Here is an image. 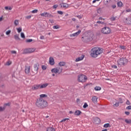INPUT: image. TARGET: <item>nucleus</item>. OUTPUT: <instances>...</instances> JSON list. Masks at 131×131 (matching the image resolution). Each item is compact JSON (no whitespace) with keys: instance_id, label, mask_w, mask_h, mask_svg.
<instances>
[{"instance_id":"nucleus-1","label":"nucleus","mask_w":131,"mask_h":131,"mask_svg":"<svg viewBox=\"0 0 131 131\" xmlns=\"http://www.w3.org/2000/svg\"><path fill=\"white\" fill-rule=\"evenodd\" d=\"M104 52V49L102 48H100L99 47H94L91 50V53L90 54V56L92 57V58H97L98 56L102 54Z\"/></svg>"},{"instance_id":"nucleus-2","label":"nucleus","mask_w":131,"mask_h":131,"mask_svg":"<svg viewBox=\"0 0 131 131\" xmlns=\"http://www.w3.org/2000/svg\"><path fill=\"white\" fill-rule=\"evenodd\" d=\"M36 105L40 109H45V108L49 106V103H48V101L43 100L42 98H39L37 100Z\"/></svg>"},{"instance_id":"nucleus-3","label":"nucleus","mask_w":131,"mask_h":131,"mask_svg":"<svg viewBox=\"0 0 131 131\" xmlns=\"http://www.w3.org/2000/svg\"><path fill=\"white\" fill-rule=\"evenodd\" d=\"M81 39L84 42H89V41H92L94 39V38L93 37V34H91L90 36H84L82 37Z\"/></svg>"},{"instance_id":"nucleus-4","label":"nucleus","mask_w":131,"mask_h":131,"mask_svg":"<svg viewBox=\"0 0 131 131\" xmlns=\"http://www.w3.org/2000/svg\"><path fill=\"white\" fill-rule=\"evenodd\" d=\"M63 71V68L62 67H58L56 68H54L51 70L52 73H55V74H61Z\"/></svg>"},{"instance_id":"nucleus-5","label":"nucleus","mask_w":131,"mask_h":131,"mask_svg":"<svg viewBox=\"0 0 131 131\" xmlns=\"http://www.w3.org/2000/svg\"><path fill=\"white\" fill-rule=\"evenodd\" d=\"M88 80V77L84 75H80L78 76V81L79 82H85Z\"/></svg>"},{"instance_id":"nucleus-6","label":"nucleus","mask_w":131,"mask_h":131,"mask_svg":"<svg viewBox=\"0 0 131 131\" xmlns=\"http://www.w3.org/2000/svg\"><path fill=\"white\" fill-rule=\"evenodd\" d=\"M101 32L103 34H110L111 33V29L108 27H104L101 29Z\"/></svg>"},{"instance_id":"nucleus-7","label":"nucleus","mask_w":131,"mask_h":131,"mask_svg":"<svg viewBox=\"0 0 131 131\" xmlns=\"http://www.w3.org/2000/svg\"><path fill=\"white\" fill-rule=\"evenodd\" d=\"M117 63L118 65H120V66H122V65H125V64L127 63V59L125 58H120L118 60Z\"/></svg>"},{"instance_id":"nucleus-8","label":"nucleus","mask_w":131,"mask_h":131,"mask_svg":"<svg viewBox=\"0 0 131 131\" xmlns=\"http://www.w3.org/2000/svg\"><path fill=\"white\" fill-rule=\"evenodd\" d=\"M80 33H81V30H79L76 33L71 34L70 35V37H71V39H75V38H76V37H77V36H78Z\"/></svg>"},{"instance_id":"nucleus-9","label":"nucleus","mask_w":131,"mask_h":131,"mask_svg":"<svg viewBox=\"0 0 131 131\" xmlns=\"http://www.w3.org/2000/svg\"><path fill=\"white\" fill-rule=\"evenodd\" d=\"M35 48H28L24 50V54H31L35 52Z\"/></svg>"},{"instance_id":"nucleus-10","label":"nucleus","mask_w":131,"mask_h":131,"mask_svg":"<svg viewBox=\"0 0 131 131\" xmlns=\"http://www.w3.org/2000/svg\"><path fill=\"white\" fill-rule=\"evenodd\" d=\"M43 17H46V18H52L53 17V15L47 12H45L40 14Z\"/></svg>"},{"instance_id":"nucleus-11","label":"nucleus","mask_w":131,"mask_h":131,"mask_svg":"<svg viewBox=\"0 0 131 131\" xmlns=\"http://www.w3.org/2000/svg\"><path fill=\"white\" fill-rule=\"evenodd\" d=\"M39 89H40L39 84H35V85H33L32 87V90L33 91H36Z\"/></svg>"},{"instance_id":"nucleus-12","label":"nucleus","mask_w":131,"mask_h":131,"mask_svg":"<svg viewBox=\"0 0 131 131\" xmlns=\"http://www.w3.org/2000/svg\"><path fill=\"white\" fill-rule=\"evenodd\" d=\"M39 67V65H38V64H35L34 66V73H35V74H37V73L38 72V68Z\"/></svg>"},{"instance_id":"nucleus-13","label":"nucleus","mask_w":131,"mask_h":131,"mask_svg":"<svg viewBox=\"0 0 131 131\" xmlns=\"http://www.w3.org/2000/svg\"><path fill=\"white\" fill-rule=\"evenodd\" d=\"M49 85V83L40 84V89H46Z\"/></svg>"},{"instance_id":"nucleus-14","label":"nucleus","mask_w":131,"mask_h":131,"mask_svg":"<svg viewBox=\"0 0 131 131\" xmlns=\"http://www.w3.org/2000/svg\"><path fill=\"white\" fill-rule=\"evenodd\" d=\"M60 6L61 8H63V9H68L69 8V5L67 3H61L60 4Z\"/></svg>"},{"instance_id":"nucleus-15","label":"nucleus","mask_w":131,"mask_h":131,"mask_svg":"<svg viewBox=\"0 0 131 131\" xmlns=\"http://www.w3.org/2000/svg\"><path fill=\"white\" fill-rule=\"evenodd\" d=\"M49 63L50 65H54L55 64V59H54V57H50L49 58Z\"/></svg>"},{"instance_id":"nucleus-16","label":"nucleus","mask_w":131,"mask_h":131,"mask_svg":"<svg viewBox=\"0 0 131 131\" xmlns=\"http://www.w3.org/2000/svg\"><path fill=\"white\" fill-rule=\"evenodd\" d=\"M113 104L114 107H118V106H119V102H117L116 99L113 100Z\"/></svg>"},{"instance_id":"nucleus-17","label":"nucleus","mask_w":131,"mask_h":131,"mask_svg":"<svg viewBox=\"0 0 131 131\" xmlns=\"http://www.w3.org/2000/svg\"><path fill=\"white\" fill-rule=\"evenodd\" d=\"M29 72H30V66H26L25 67V73L27 74H28V73H29Z\"/></svg>"},{"instance_id":"nucleus-18","label":"nucleus","mask_w":131,"mask_h":131,"mask_svg":"<svg viewBox=\"0 0 131 131\" xmlns=\"http://www.w3.org/2000/svg\"><path fill=\"white\" fill-rule=\"evenodd\" d=\"M84 58V56L81 55L80 57L77 58L75 60V61L79 62V61H81L83 60Z\"/></svg>"},{"instance_id":"nucleus-19","label":"nucleus","mask_w":131,"mask_h":131,"mask_svg":"<svg viewBox=\"0 0 131 131\" xmlns=\"http://www.w3.org/2000/svg\"><path fill=\"white\" fill-rule=\"evenodd\" d=\"M92 101L93 103H98V97L97 96H93L92 98Z\"/></svg>"},{"instance_id":"nucleus-20","label":"nucleus","mask_w":131,"mask_h":131,"mask_svg":"<svg viewBox=\"0 0 131 131\" xmlns=\"http://www.w3.org/2000/svg\"><path fill=\"white\" fill-rule=\"evenodd\" d=\"M125 22L126 23V24H131V17H128L127 18H126Z\"/></svg>"},{"instance_id":"nucleus-21","label":"nucleus","mask_w":131,"mask_h":131,"mask_svg":"<svg viewBox=\"0 0 131 131\" xmlns=\"http://www.w3.org/2000/svg\"><path fill=\"white\" fill-rule=\"evenodd\" d=\"M75 115H76L77 116H79V115H80L81 114V111H79V110H76L75 112Z\"/></svg>"},{"instance_id":"nucleus-22","label":"nucleus","mask_w":131,"mask_h":131,"mask_svg":"<svg viewBox=\"0 0 131 131\" xmlns=\"http://www.w3.org/2000/svg\"><path fill=\"white\" fill-rule=\"evenodd\" d=\"M59 67H62V66H65L66 65V63L63 61H61L58 63Z\"/></svg>"},{"instance_id":"nucleus-23","label":"nucleus","mask_w":131,"mask_h":131,"mask_svg":"<svg viewBox=\"0 0 131 131\" xmlns=\"http://www.w3.org/2000/svg\"><path fill=\"white\" fill-rule=\"evenodd\" d=\"M14 39L15 40H20V38L19 37V35L18 34H16L14 36Z\"/></svg>"},{"instance_id":"nucleus-24","label":"nucleus","mask_w":131,"mask_h":131,"mask_svg":"<svg viewBox=\"0 0 131 131\" xmlns=\"http://www.w3.org/2000/svg\"><path fill=\"white\" fill-rule=\"evenodd\" d=\"M46 131H55V128L53 127H48Z\"/></svg>"},{"instance_id":"nucleus-25","label":"nucleus","mask_w":131,"mask_h":131,"mask_svg":"<svg viewBox=\"0 0 131 131\" xmlns=\"http://www.w3.org/2000/svg\"><path fill=\"white\" fill-rule=\"evenodd\" d=\"M95 121L97 124L101 123V120L99 118H96Z\"/></svg>"},{"instance_id":"nucleus-26","label":"nucleus","mask_w":131,"mask_h":131,"mask_svg":"<svg viewBox=\"0 0 131 131\" xmlns=\"http://www.w3.org/2000/svg\"><path fill=\"white\" fill-rule=\"evenodd\" d=\"M40 99H42V98H48V95L47 94H41L40 95Z\"/></svg>"},{"instance_id":"nucleus-27","label":"nucleus","mask_w":131,"mask_h":131,"mask_svg":"<svg viewBox=\"0 0 131 131\" xmlns=\"http://www.w3.org/2000/svg\"><path fill=\"white\" fill-rule=\"evenodd\" d=\"M94 90L96 91H101V90H102V88H101V87L100 86H96L95 88H94Z\"/></svg>"},{"instance_id":"nucleus-28","label":"nucleus","mask_w":131,"mask_h":131,"mask_svg":"<svg viewBox=\"0 0 131 131\" xmlns=\"http://www.w3.org/2000/svg\"><path fill=\"white\" fill-rule=\"evenodd\" d=\"M14 24L15 25V26H17L19 25V20L16 19L14 21Z\"/></svg>"},{"instance_id":"nucleus-29","label":"nucleus","mask_w":131,"mask_h":131,"mask_svg":"<svg viewBox=\"0 0 131 131\" xmlns=\"http://www.w3.org/2000/svg\"><path fill=\"white\" fill-rule=\"evenodd\" d=\"M104 127H105L107 128V127H111V125H110V124L109 123H106L104 125Z\"/></svg>"},{"instance_id":"nucleus-30","label":"nucleus","mask_w":131,"mask_h":131,"mask_svg":"<svg viewBox=\"0 0 131 131\" xmlns=\"http://www.w3.org/2000/svg\"><path fill=\"white\" fill-rule=\"evenodd\" d=\"M5 9L6 11H8V10H9V11H11L12 10V7L6 6L5 7Z\"/></svg>"},{"instance_id":"nucleus-31","label":"nucleus","mask_w":131,"mask_h":131,"mask_svg":"<svg viewBox=\"0 0 131 131\" xmlns=\"http://www.w3.org/2000/svg\"><path fill=\"white\" fill-rule=\"evenodd\" d=\"M117 5H118V7H122L123 4H122V2H118Z\"/></svg>"},{"instance_id":"nucleus-32","label":"nucleus","mask_w":131,"mask_h":131,"mask_svg":"<svg viewBox=\"0 0 131 131\" xmlns=\"http://www.w3.org/2000/svg\"><path fill=\"white\" fill-rule=\"evenodd\" d=\"M125 122H126V123H128V124H129V123H131V120L130 119H126L125 120Z\"/></svg>"},{"instance_id":"nucleus-33","label":"nucleus","mask_w":131,"mask_h":131,"mask_svg":"<svg viewBox=\"0 0 131 131\" xmlns=\"http://www.w3.org/2000/svg\"><path fill=\"white\" fill-rule=\"evenodd\" d=\"M53 29H59L60 28V26L56 25L53 27Z\"/></svg>"},{"instance_id":"nucleus-34","label":"nucleus","mask_w":131,"mask_h":131,"mask_svg":"<svg viewBox=\"0 0 131 131\" xmlns=\"http://www.w3.org/2000/svg\"><path fill=\"white\" fill-rule=\"evenodd\" d=\"M37 12H38V10L37 9H35V10H32L31 11V13L32 14H35V13H37Z\"/></svg>"},{"instance_id":"nucleus-35","label":"nucleus","mask_w":131,"mask_h":131,"mask_svg":"<svg viewBox=\"0 0 131 131\" xmlns=\"http://www.w3.org/2000/svg\"><path fill=\"white\" fill-rule=\"evenodd\" d=\"M87 107H89V105L86 102H85L84 105H83V108H87Z\"/></svg>"},{"instance_id":"nucleus-36","label":"nucleus","mask_w":131,"mask_h":131,"mask_svg":"<svg viewBox=\"0 0 131 131\" xmlns=\"http://www.w3.org/2000/svg\"><path fill=\"white\" fill-rule=\"evenodd\" d=\"M16 30L18 33H20V32H21L22 31V28H18L16 29Z\"/></svg>"},{"instance_id":"nucleus-37","label":"nucleus","mask_w":131,"mask_h":131,"mask_svg":"<svg viewBox=\"0 0 131 131\" xmlns=\"http://www.w3.org/2000/svg\"><path fill=\"white\" fill-rule=\"evenodd\" d=\"M20 36L21 38H25V35H24V33H21Z\"/></svg>"},{"instance_id":"nucleus-38","label":"nucleus","mask_w":131,"mask_h":131,"mask_svg":"<svg viewBox=\"0 0 131 131\" xmlns=\"http://www.w3.org/2000/svg\"><path fill=\"white\" fill-rule=\"evenodd\" d=\"M11 33V30H9L6 32V35H9Z\"/></svg>"},{"instance_id":"nucleus-39","label":"nucleus","mask_w":131,"mask_h":131,"mask_svg":"<svg viewBox=\"0 0 131 131\" xmlns=\"http://www.w3.org/2000/svg\"><path fill=\"white\" fill-rule=\"evenodd\" d=\"M66 120H69V118L63 119V120H62L60 121V122H65V121H66Z\"/></svg>"},{"instance_id":"nucleus-40","label":"nucleus","mask_w":131,"mask_h":131,"mask_svg":"<svg viewBox=\"0 0 131 131\" xmlns=\"http://www.w3.org/2000/svg\"><path fill=\"white\" fill-rule=\"evenodd\" d=\"M41 68H42V70H46L47 69V66H42Z\"/></svg>"},{"instance_id":"nucleus-41","label":"nucleus","mask_w":131,"mask_h":131,"mask_svg":"<svg viewBox=\"0 0 131 131\" xmlns=\"http://www.w3.org/2000/svg\"><path fill=\"white\" fill-rule=\"evenodd\" d=\"M4 110H5V107H3L0 106V112H2V111H4Z\"/></svg>"},{"instance_id":"nucleus-42","label":"nucleus","mask_w":131,"mask_h":131,"mask_svg":"<svg viewBox=\"0 0 131 131\" xmlns=\"http://www.w3.org/2000/svg\"><path fill=\"white\" fill-rule=\"evenodd\" d=\"M58 14H59V15H63V12L61 11H57Z\"/></svg>"},{"instance_id":"nucleus-43","label":"nucleus","mask_w":131,"mask_h":131,"mask_svg":"<svg viewBox=\"0 0 131 131\" xmlns=\"http://www.w3.org/2000/svg\"><path fill=\"white\" fill-rule=\"evenodd\" d=\"M116 19V18H115V17H112V18H111V21H115Z\"/></svg>"},{"instance_id":"nucleus-44","label":"nucleus","mask_w":131,"mask_h":131,"mask_svg":"<svg viewBox=\"0 0 131 131\" xmlns=\"http://www.w3.org/2000/svg\"><path fill=\"white\" fill-rule=\"evenodd\" d=\"M32 39H28L26 40L27 42H31V41H32Z\"/></svg>"},{"instance_id":"nucleus-45","label":"nucleus","mask_w":131,"mask_h":131,"mask_svg":"<svg viewBox=\"0 0 131 131\" xmlns=\"http://www.w3.org/2000/svg\"><path fill=\"white\" fill-rule=\"evenodd\" d=\"M76 17L78 18V19H82V16L81 15H77Z\"/></svg>"},{"instance_id":"nucleus-46","label":"nucleus","mask_w":131,"mask_h":131,"mask_svg":"<svg viewBox=\"0 0 131 131\" xmlns=\"http://www.w3.org/2000/svg\"><path fill=\"white\" fill-rule=\"evenodd\" d=\"M31 18V15H28L26 16V19H30Z\"/></svg>"},{"instance_id":"nucleus-47","label":"nucleus","mask_w":131,"mask_h":131,"mask_svg":"<svg viewBox=\"0 0 131 131\" xmlns=\"http://www.w3.org/2000/svg\"><path fill=\"white\" fill-rule=\"evenodd\" d=\"M126 105H130V102H129V101L128 100H127L126 102Z\"/></svg>"},{"instance_id":"nucleus-48","label":"nucleus","mask_w":131,"mask_h":131,"mask_svg":"<svg viewBox=\"0 0 131 131\" xmlns=\"http://www.w3.org/2000/svg\"><path fill=\"white\" fill-rule=\"evenodd\" d=\"M97 23L98 24H103L104 22L101 21H97Z\"/></svg>"},{"instance_id":"nucleus-49","label":"nucleus","mask_w":131,"mask_h":131,"mask_svg":"<svg viewBox=\"0 0 131 131\" xmlns=\"http://www.w3.org/2000/svg\"><path fill=\"white\" fill-rule=\"evenodd\" d=\"M11 54H17V52H16V51H11Z\"/></svg>"},{"instance_id":"nucleus-50","label":"nucleus","mask_w":131,"mask_h":131,"mask_svg":"<svg viewBox=\"0 0 131 131\" xmlns=\"http://www.w3.org/2000/svg\"><path fill=\"white\" fill-rule=\"evenodd\" d=\"M126 109H128V110H131V105H129L126 107Z\"/></svg>"},{"instance_id":"nucleus-51","label":"nucleus","mask_w":131,"mask_h":131,"mask_svg":"<svg viewBox=\"0 0 131 131\" xmlns=\"http://www.w3.org/2000/svg\"><path fill=\"white\" fill-rule=\"evenodd\" d=\"M57 8H58V5H54L53 6V9H57Z\"/></svg>"},{"instance_id":"nucleus-52","label":"nucleus","mask_w":131,"mask_h":131,"mask_svg":"<svg viewBox=\"0 0 131 131\" xmlns=\"http://www.w3.org/2000/svg\"><path fill=\"white\" fill-rule=\"evenodd\" d=\"M120 49H122V50L125 49V47L124 46H120Z\"/></svg>"},{"instance_id":"nucleus-53","label":"nucleus","mask_w":131,"mask_h":131,"mask_svg":"<svg viewBox=\"0 0 131 131\" xmlns=\"http://www.w3.org/2000/svg\"><path fill=\"white\" fill-rule=\"evenodd\" d=\"M11 64H12V62L11 61H8L7 62V65L8 66L11 65Z\"/></svg>"},{"instance_id":"nucleus-54","label":"nucleus","mask_w":131,"mask_h":131,"mask_svg":"<svg viewBox=\"0 0 131 131\" xmlns=\"http://www.w3.org/2000/svg\"><path fill=\"white\" fill-rule=\"evenodd\" d=\"M119 100H120V102H119V103H120V104H122L123 103L122 99H120Z\"/></svg>"},{"instance_id":"nucleus-55","label":"nucleus","mask_w":131,"mask_h":131,"mask_svg":"<svg viewBox=\"0 0 131 131\" xmlns=\"http://www.w3.org/2000/svg\"><path fill=\"white\" fill-rule=\"evenodd\" d=\"M49 21H50V22L52 24H53V23H54V20H52V19H49Z\"/></svg>"},{"instance_id":"nucleus-56","label":"nucleus","mask_w":131,"mask_h":131,"mask_svg":"<svg viewBox=\"0 0 131 131\" xmlns=\"http://www.w3.org/2000/svg\"><path fill=\"white\" fill-rule=\"evenodd\" d=\"M125 114H126V115H128L129 114V112H125Z\"/></svg>"},{"instance_id":"nucleus-57","label":"nucleus","mask_w":131,"mask_h":131,"mask_svg":"<svg viewBox=\"0 0 131 131\" xmlns=\"http://www.w3.org/2000/svg\"><path fill=\"white\" fill-rule=\"evenodd\" d=\"M126 12H131L130 9H127V10H126Z\"/></svg>"},{"instance_id":"nucleus-58","label":"nucleus","mask_w":131,"mask_h":131,"mask_svg":"<svg viewBox=\"0 0 131 131\" xmlns=\"http://www.w3.org/2000/svg\"><path fill=\"white\" fill-rule=\"evenodd\" d=\"M40 39H45V37L43 36H40Z\"/></svg>"},{"instance_id":"nucleus-59","label":"nucleus","mask_w":131,"mask_h":131,"mask_svg":"<svg viewBox=\"0 0 131 131\" xmlns=\"http://www.w3.org/2000/svg\"><path fill=\"white\" fill-rule=\"evenodd\" d=\"M112 7L113 9H115V8H116V5H114Z\"/></svg>"},{"instance_id":"nucleus-60","label":"nucleus","mask_w":131,"mask_h":131,"mask_svg":"<svg viewBox=\"0 0 131 131\" xmlns=\"http://www.w3.org/2000/svg\"><path fill=\"white\" fill-rule=\"evenodd\" d=\"M113 68H115V69H117V67L116 66H113Z\"/></svg>"},{"instance_id":"nucleus-61","label":"nucleus","mask_w":131,"mask_h":131,"mask_svg":"<svg viewBox=\"0 0 131 131\" xmlns=\"http://www.w3.org/2000/svg\"><path fill=\"white\" fill-rule=\"evenodd\" d=\"M99 20H105V19L102 18L101 17H100L99 18Z\"/></svg>"},{"instance_id":"nucleus-62","label":"nucleus","mask_w":131,"mask_h":131,"mask_svg":"<svg viewBox=\"0 0 131 131\" xmlns=\"http://www.w3.org/2000/svg\"><path fill=\"white\" fill-rule=\"evenodd\" d=\"M72 20V21H74V22H75V21H76V19L75 18H73Z\"/></svg>"},{"instance_id":"nucleus-63","label":"nucleus","mask_w":131,"mask_h":131,"mask_svg":"<svg viewBox=\"0 0 131 131\" xmlns=\"http://www.w3.org/2000/svg\"><path fill=\"white\" fill-rule=\"evenodd\" d=\"M80 100H79V99H77V100H76V102H77V103H79V102H80Z\"/></svg>"},{"instance_id":"nucleus-64","label":"nucleus","mask_w":131,"mask_h":131,"mask_svg":"<svg viewBox=\"0 0 131 131\" xmlns=\"http://www.w3.org/2000/svg\"><path fill=\"white\" fill-rule=\"evenodd\" d=\"M102 131H108V130L107 129H104L102 130Z\"/></svg>"}]
</instances>
